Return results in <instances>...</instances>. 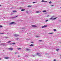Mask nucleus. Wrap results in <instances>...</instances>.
<instances>
[{
    "label": "nucleus",
    "instance_id": "a878e982",
    "mask_svg": "<svg viewBox=\"0 0 61 61\" xmlns=\"http://www.w3.org/2000/svg\"><path fill=\"white\" fill-rule=\"evenodd\" d=\"M2 27V26L1 25H0V27Z\"/></svg>",
    "mask_w": 61,
    "mask_h": 61
},
{
    "label": "nucleus",
    "instance_id": "37998d69",
    "mask_svg": "<svg viewBox=\"0 0 61 61\" xmlns=\"http://www.w3.org/2000/svg\"><path fill=\"white\" fill-rule=\"evenodd\" d=\"M51 6H54V5H52Z\"/></svg>",
    "mask_w": 61,
    "mask_h": 61
},
{
    "label": "nucleus",
    "instance_id": "c03bdc74",
    "mask_svg": "<svg viewBox=\"0 0 61 61\" xmlns=\"http://www.w3.org/2000/svg\"><path fill=\"white\" fill-rule=\"evenodd\" d=\"M61 8V7H60Z\"/></svg>",
    "mask_w": 61,
    "mask_h": 61
},
{
    "label": "nucleus",
    "instance_id": "0eeeda50",
    "mask_svg": "<svg viewBox=\"0 0 61 61\" xmlns=\"http://www.w3.org/2000/svg\"><path fill=\"white\" fill-rule=\"evenodd\" d=\"M26 50L27 51H29V50H30V49H26Z\"/></svg>",
    "mask_w": 61,
    "mask_h": 61
},
{
    "label": "nucleus",
    "instance_id": "58836bf2",
    "mask_svg": "<svg viewBox=\"0 0 61 61\" xmlns=\"http://www.w3.org/2000/svg\"><path fill=\"white\" fill-rule=\"evenodd\" d=\"M1 45H3V44H1Z\"/></svg>",
    "mask_w": 61,
    "mask_h": 61
},
{
    "label": "nucleus",
    "instance_id": "cd10ccee",
    "mask_svg": "<svg viewBox=\"0 0 61 61\" xmlns=\"http://www.w3.org/2000/svg\"><path fill=\"white\" fill-rule=\"evenodd\" d=\"M49 34H53V33H49Z\"/></svg>",
    "mask_w": 61,
    "mask_h": 61
},
{
    "label": "nucleus",
    "instance_id": "412c9836",
    "mask_svg": "<svg viewBox=\"0 0 61 61\" xmlns=\"http://www.w3.org/2000/svg\"><path fill=\"white\" fill-rule=\"evenodd\" d=\"M39 41H40V42H41V41H42V40H39Z\"/></svg>",
    "mask_w": 61,
    "mask_h": 61
},
{
    "label": "nucleus",
    "instance_id": "4be33fe9",
    "mask_svg": "<svg viewBox=\"0 0 61 61\" xmlns=\"http://www.w3.org/2000/svg\"><path fill=\"white\" fill-rule=\"evenodd\" d=\"M36 3V2H33V4H35Z\"/></svg>",
    "mask_w": 61,
    "mask_h": 61
},
{
    "label": "nucleus",
    "instance_id": "c9c22d12",
    "mask_svg": "<svg viewBox=\"0 0 61 61\" xmlns=\"http://www.w3.org/2000/svg\"><path fill=\"white\" fill-rule=\"evenodd\" d=\"M18 57H20V56H18Z\"/></svg>",
    "mask_w": 61,
    "mask_h": 61
},
{
    "label": "nucleus",
    "instance_id": "dca6fc26",
    "mask_svg": "<svg viewBox=\"0 0 61 61\" xmlns=\"http://www.w3.org/2000/svg\"><path fill=\"white\" fill-rule=\"evenodd\" d=\"M18 50H19L20 49H22L21 48H18Z\"/></svg>",
    "mask_w": 61,
    "mask_h": 61
},
{
    "label": "nucleus",
    "instance_id": "f03ea898",
    "mask_svg": "<svg viewBox=\"0 0 61 61\" xmlns=\"http://www.w3.org/2000/svg\"><path fill=\"white\" fill-rule=\"evenodd\" d=\"M47 25H44V26H42V28H45V27H47Z\"/></svg>",
    "mask_w": 61,
    "mask_h": 61
},
{
    "label": "nucleus",
    "instance_id": "ea45409f",
    "mask_svg": "<svg viewBox=\"0 0 61 61\" xmlns=\"http://www.w3.org/2000/svg\"><path fill=\"white\" fill-rule=\"evenodd\" d=\"M17 16H18V15H17V16H16V17H17Z\"/></svg>",
    "mask_w": 61,
    "mask_h": 61
},
{
    "label": "nucleus",
    "instance_id": "39448f33",
    "mask_svg": "<svg viewBox=\"0 0 61 61\" xmlns=\"http://www.w3.org/2000/svg\"><path fill=\"white\" fill-rule=\"evenodd\" d=\"M32 27H36V25H32Z\"/></svg>",
    "mask_w": 61,
    "mask_h": 61
},
{
    "label": "nucleus",
    "instance_id": "423d86ee",
    "mask_svg": "<svg viewBox=\"0 0 61 61\" xmlns=\"http://www.w3.org/2000/svg\"><path fill=\"white\" fill-rule=\"evenodd\" d=\"M5 59H8L9 58V57H5Z\"/></svg>",
    "mask_w": 61,
    "mask_h": 61
},
{
    "label": "nucleus",
    "instance_id": "f257e3e1",
    "mask_svg": "<svg viewBox=\"0 0 61 61\" xmlns=\"http://www.w3.org/2000/svg\"><path fill=\"white\" fill-rule=\"evenodd\" d=\"M16 23H15V22H11L10 24V25H12V24H16Z\"/></svg>",
    "mask_w": 61,
    "mask_h": 61
},
{
    "label": "nucleus",
    "instance_id": "a19ab883",
    "mask_svg": "<svg viewBox=\"0 0 61 61\" xmlns=\"http://www.w3.org/2000/svg\"><path fill=\"white\" fill-rule=\"evenodd\" d=\"M0 6H1V5H0Z\"/></svg>",
    "mask_w": 61,
    "mask_h": 61
},
{
    "label": "nucleus",
    "instance_id": "2eb2a0df",
    "mask_svg": "<svg viewBox=\"0 0 61 61\" xmlns=\"http://www.w3.org/2000/svg\"><path fill=\"white\" fill-rule=\"evenodd\" d=\"M40 53H37V55H38V54H39Z\"/></svg>",
    "mask_w": 61,
    "mask_h": 61
},
{
    "label": "nucleus",
    "instance_id": "20e7f679",
    "mask_svg": "<svg viewBox=\"0 0 61 61\" xmlns=\"http://www.w3.org/2000/svg\"><path fill=\"white\" fill-rule=\"evenodd\" d=\"M14 36H19V35L16 34H14Z\"/></svg>",
    "mask_w": 61,
    "mask_h": 61
},
{
    "label": "nucleus",
    "instance_id": "aec40b11",
    "mask_svg": "<svg viewBox=\"0 0 61 61\" xmlns=\"http://www.w3.org/2000/svg\"><path fill=\"white\" fill-rule=\"evenodd\" d=\"M36 37H39L38 36H36Z\"/></svg>",
    "mask_w": 61,
    "mask_h": 61
},
{
    "label": "nucleus",
    "instance_id": "5701e85b",
    "mask_svg": "<svg viewBox=\"0 0 61 61\" xmlns=\"http://www.w3.org/2000/svg\"><path fill=\"white\" fill-rule=\"evenodd\" d=\"M36 13H39V11H36Z\"/></svg>",
    "mask_w": 61,
    "mask_h": 61
},
{
    "label": "nucleus",
    "instance_id": "f8f14e48",
    "mask_svg": "<svg viewBox=\"0 0 61 61\" xmlns=\"http://www.w3.org/2000/svg\"><path fill=\"white\" fill-rule=\"evenodd\" d=\"M58 50H59V49H56V51L57 52H58Z\"/></svg>",
    "mask_w": 61,
    "mask_h": 61
},
{
    "label": "nucleus",
    "instance_id": "f3484780",
    "mask_svg": "<svg viewBox=\"0 0 61 61\" xmlns=\"http://www.w3.org/2000/svg\"><path fill=\"white\" fill-rule=\"evenodd\" d=\"M49 3H50V4H51V3H52V2L51 1H50L49 2Z\"/></svg>",
    "mask_w": 61,
    "mask_h": 61
},
{
    "label": "nucleus",
    "instance_id": "a18cd8bd",
    "mask_svg": "<svg viewBox=\"0 0 61 61\" xmlns=\"http://www.w3.org/2000/svg\"><path fill=\"white\" fill-rule=\"evenodd\" d=\"M0 42H1V41H0Z\"/></svg>",
    "mask_w": 61,
    "mask_h": 61
},
{
    "label": "nucleus",
    "instance_id": "473e14b6",
    "mask_svg": "<svg viewBox=\"0 0 61 61\" xmlns=\"http://www.w3.org/2000/svg\"><path fill=\"white\" fill-rule=\"evenodd\" d=\"M54 61H56V60L55 59H54Z\"/></svg>",
    "mask_w": 61,
    "mask_h": 61
},
{
    "label": "nucleus",
    "instance_id": "6e6552de",
    "mask_svg": "<svg viewBox=\"0 0 61 61\" xmlns=\"http://www.w3.org/2000/svg\"><path fill=\"white\" fill-rule=\"evenodd\" d=\"M33 44H31V45H30V46H34V45H33Z\"/></svg>",
    "mask_w": 61,
    "mask_h": 61
},
{
    "label": "nucleus",
    "instance_id": "2f4dec72",
    "mask_svg": "<svg viewBox=\"0 0 61 61\" xmlns=\"http://www.w3.org/2000/svg\"><path fill=\"white\" fill-rule=\"evenodd\" d=\"M44 2H47V1H44Z\"/></svg>",
    "mask_w": 61,
    "mask_h": 61
},
{
    "label": "nucleus",
    "instance_id": "9b49d317",
    "mask_svg": "<svg viewBox=\"0 0 61 61\" xmlns=\"http://www.w3.org/2000/svg\"><path fill=\"white\" fill-rule=\"evenodd\" d=\"M46 10H44L43 11V13H45V12H46Z\"/></svg>",
    "mask_w": 61,
    "mask_h": 61
},
{
    "label": "nucleus",
    "instance_id": "1a4fd4ad",
    "mask_svg": "<svg viewBox=\"0 0 61 61\" xmlns=\"http://www.w3.org/2000/svg\"><path fill=\"white\" fill-rule=\"evenodd\" d=\"M21 10L22 11H25V10L24 9H22Z\"/></svg>",
    "mask_w": 61,
    "mask_h": 61
},
{
    "label": "nucleus",
    "instance_id": "c85d7f7f",
    "mask_svg": "<svg viewBox=\"0 0 61 61\" xmlns=\"http://www.w3.org/2000/svg\"><path fill=\"white\" fill-rule=\"evenodd\" d=\"M14 45H15V43H12Z\"/></svg>",
    "mask_w": 61,
    "mask_h": 61
},
{
    "label": "nucleus",
    "instance_id": "f704fd0d",
    "mask_svg": "<svg viewBox=\"0 0 61 61\" xmlns=\"http://www.w3.org/2000/svg\"><path fill=\"white\" fill-rule=\"evenodd\" d=\"M22 29H25V28H22Z\"/></svg>",
    "mask_w": 61,
    "mask_h": 61
},
{
    "label": "nucleus",
    "instance_id": "4c0bfd02",
    "mask_svg": "<svg viewBox=\"0 0 61 61\" xmlns=\"http://www.w3.org/2000/svg\"><path fill=\"white\" fill-rule=\"evenodd\" d=\"M30 43H33V42H31Z\"/></svg>",
    "mask_w": 61,
    "mask_h": 61
},
{
    "label": "nucleus",
    "instance_id": "4468645a",
    "mask_svg": "<svg viewBox=\"0 0 61 61\" xmlns=\"http://www.w3.org/2000/svg\"><path fill=\"white\" fill-rule=\"evenodd\" d=\"M16 12V11H13V13H15V12Z\"/></svg>",
    "mask_w": 61,
    "mask_h": 61
},
{
    "label": "nucleus",
    "instance_id": "6ab92c4d",
    "mask_svg": "<svg viewBox=\"0 0 61 61\" xmlns=\"http://www.w3.org/2000/svg\"><path fill=\"white\" fill-rule=\"evenodd\" d=\"M48 20H46V21L45 22H47V21H48Z\"/></svg>",
    "mask_w": 61,
    "mask_h": 61
},
{
    "label": "nucleus",
    "instance_id": "ddd939ff",
    "mask_svg": "<svg viewBox=\"0 0 61 61\" xmlns=\"http://www.w3.org/2000/svg\"><path fill=\"white\" fill-rule=\"evenodd\" d=\"M54 31H56V29H54Z\"/></svg>",
    "mask_w": 61,
    "mask_h": 61
},
{
    "label": "nucleus",
    "instance_id": "72a5a7b5",
    "mask_svg": "<svg viewBox=\"0 0 61 61\" xmlns=\"http://www.w3.org/2000/svg\"><path fill=\"white\" fill-rule=\"evenodd\" d=\"M16 40H18V38H17V39H16Z\"/></svg>",
    "mask_w": 61,
    "mask_h": 61
},
{
    "label": "nucleus",
    "instance_id": "79ce46f5",
    "mask_svg": "<svg viewBox=\"0 0 61 61\" xmlns=\"http://www.w3.org/2000/svg\"><path fill=\"white\" fill-rule=\"evenodd\" d=\"M1 60V59L0 58V60Z\"/></svg>",
    "mask_w": 61,
    "mask_h": 61
},
{
    "label": "nucleus",
    "instance_id": "7ed1b4c3",
    "mask_svg": "<svg viewBox=\"0 0 61 61\" xmlns=\"http://www.w3.org/2000/svg\"><path fill=\"white\" fill-rule=\"evenodd\" d=\"M8 49H9L10 50V51H12L13 50V48H10Z\"/></svg>",
    "mask_w": 61,
    "mask_h": 61
},
{
    "label": "nucleus",
    "instance_id": "b1692460",
    "mask_svg": "<svg viewBox=\"0 0 61 61\" xmlns=\"http://www.w3.org/2000/svg\"><path fill=\"white\" fill-rule=\"evenodd\" d=\"M44 2V0H42L41 1V2Z\"/></svg>",
    "mask_w": 61,
    "mask_h": 61
},
{
    "label": "nucleus",
    "instance_id": "7c9ffc66",
    "mask_svg": "<svg viewBox=\"0 0 61 61\" xmlns=\"http://www.w3.org/2000/svg\"><path fill=\"white\" fill-rule=\"evenodd\" d=\"M51 19H53L52 18H50V20H51Z\"/></svg>",
    "mask_w": 61,
    "mask_h": 61
},
{
    "label": "nucleus",
    "instance_id": "49530a36",
    "mask_svg": "<svg viewBox=\"0 0 61 61\" xmlns=\"http://www.w3.org/2000/svg\"><path fill=\"white\" fill-rule=\"evenodd\" d=\"M3 50V51H4V50Z\"/></svg>",
    "mask_w": 61,
    "mask_h": 61
},
{
    "label": "nucleus",
    "instance_id": "a211bd4d",
    "mask_svg": "<svg viewBox=\"0 0 61 61\" xmlns=\"http://www.w3.org/2000/svg\"><path fill=\"white\" fill-rule=\"evenodd\" d=\"M56 18H54L53 19L55 20V19H56Z\"/></svg>",
    "mask_w": 61,
    "mask_h": 61
},
{
    "label": "nucleus",
    "instance_id": "c756f323",
    "mask_svg": "<svg viewBox=\"0 0 61 61\" xmlns=\"http://www.w3.org/2000/svg\"><path fill=\"white\" fill-rule=\"evenodd\" d=\"M8 38V37H5V38Z\"/></svg>",
    "mask_w": 61,
    "mask_h": 61
},
{
    "label": "nucleus",
    "instance_id": "e433bc0d",
    "mask_svg": "<svg viewBox=\"0 0 61 61\" xmlns=\"http://www.w3.org/2000/svg\"><path fill=\"white\" fill-rule=\"evenodd\" d=\"M17 53L16 52H15V54H16Z\"/></svg>",
    "mask_w": 61,
    "mask_h": 61
},
{
    "label": "nucleus",
    "instance_id": "bb28decb",
    "mask_svg": "<svg viewBox=\"0 0 61 61\" xmlns=\"http://www.w3.org/2000/svg\"><path fill=\"white\" fill-rule=\"evenodd\" d=\"M4 34V33H1L0 34Z\"/></svg>",
    "mask_w": 61,
    "mask_h": 61
},
{
    "label": "nucleus",
    "instance_id": "9d476101",
    "mask_svg": "<svg viewBox=\"0 0 61 61\" xmlns=\"http://www.w3.org/2000/svg\"><path fill=\"white\" fill-rule=\"evenodd\" d=\"M28 7H31L32 6L31 5H28L27 6Z\"/></svg>",
    "mask_w": 61,
    "mask_h": 61
},
{
    "label": "nucleus",
    "instance_id": "393cba45",
    "mask_svg": "<svg viewBox=\"0 0 61 61\" xmlns=\"http://www.w3.org/2000/svg\"><path fill=\"white\" fill-rule=\"evenodd\" d=\"M11 42V41H8V42H7V43H10Z\"/></svg>",
    "mask_w": 61,
    "mask_h": 61
}]
</instances>
